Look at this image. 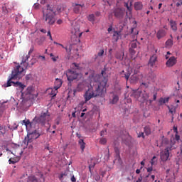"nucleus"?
I'll list each match as a JSON object with an SVG mask.
<instances>
[{
	"mask_svg": "<svg viewBox=\"0 0 182 182\" xmlns=\"http://www.w3.org/2000/svg\"><path fill=\"white\" fill-rule=\"evenodd\" d=\"M28 69V63H26V60H23V63L21 64H16L14 69L11 72V77H9L6 84H4V87H9L13 86L14 87H19L21 89V97L22 101L20 103V107L22 110H26L28 107H31V103H32L31 99H33V93H35V89L33 86H29L27 87L26 90L23 92V89L26 86L21 82H14L12 80H16V79H21L23 76H25V70Z\"/></svg>",
	"mask_w": 182,
	"mask_h": 182,
	"instance_id": "obj_1",
	"label": "nucleus"
},
{
	"mask_svg": "<svg viewBox=\"0 0 182 182\" xmlns=\"http://www.w3.org/2000/svg\"><path fill=\"white\" fill-rule=\"evenodd\" d=\"M109 79L106 75V70H102L101 75H95L90 77V85L86 81H82L77 85V89L74 90V95L76 92H82V90L88 87L85 92L84 97L85 102H89L90 99L97 97V96L103 97L106 95L107 87V82Z\"/></svg>",
	"mask_w": 182,
	"mask_h": 182,
	"instance_id": "obj_2",
	"label": "nucleus"
},
{
	"mask_svg": "<svg viewBox=\"0 0 182 182\" xmlns=\"http://www.w3.org/2000/svg\"><path fill=\"white\" fill-rule=\"evenodd\" d=\"M42 14L43 22H46L47 25H55V22H56V18H55V11L52 6L47 4L46 7L43 9Z\"/></svg>",
	"mask_w": 182,
	"mask_h": 182,
	"instance_id": "obj_3",
	"label": "nucleus"
},
{
	"mask_svg": "<svg viewBox=\"0 0 182 182\" xmlns=\"http://www.w3.org/2000/svg\"><path fill=\"white\" fill-rule=\"evenodd\" d=\"M80 70H82V68L79 66V64H76V63H72L70 65V69L66 71L68 81L73 82V80H76V79L82 77Z\"/></svg>",
	"mask_w": 182,
	"mask_h": 182,
	"instance_id": "obj_4",
	"label": "nucleus"
},
{
	"mask_svg": "<svg viewBox=\"0 0 182 182\" xmlns=\"http://www.w3.org/2000/svg\"><path fill=\"white\" fill-rule=\"evenodd\" d=\"M41 136V134L38 132L36 129L34 131L28 130L27 133V136H25L24 139L23 140V144H24L25 147H28L30 150H32L33 149V146L31 143L33 142V140H36V139H38V137Z\"/></svg>",
	"mask_w": 182,
	"mask_h": 182,
	"instance_id": "obj_5",
	"label": "nucleus"
},
{
	"mask_svg": "<svg viewBox=\"0 0 182 182\" xmlns=\"http://www.w3.org/2000/svg\"><path fill=\"white\" fill-rule=\"evenodd\" d=\"M150 96L146 91H141L140 90H133L131 94V97H134L138 102L144 103Z\"/></svg>",
	"mask_w": 182,
	"mask_h": 182,
	"instance_id": "obj_6",
	"label": "nucleus"
},
{
	"mask_svg": "<svg viewBox=\"0 0 182 182\" xmlns=\"http://www.w3.org/2000/svg\"><path fill=\"white\" fill-rule=\"evenodd\" d=\"M50 120V114H49V110L46 109L45 112H42L39 117H35L33 118V122L37 123H41V124H46L47 122Z\"/></svg>",
	"mask_w": 182,
	"mask_h": 182,
	"instance_id": "obj_7",
	"label": "nucleus"
},
{
	"mask_svg": "<svg viewBox=\"0 0 182 182\" xmlns=\"http://www.w3.org/2000/svg\"><path fill=\"white\" fill-rule=\"evenodd\" d=\"M174 149H176V146L170 145L167 146L164 151H162L160 154L161 161H167L170 157V151H171V150H174Z\"/></svg>",
	"mask_w": 182,
	"mask_h": 182,
	"instance_id": "obj_8",
	"label": "nucleus"
},
{
	"mask_svg": "<svg viewBox=\"0 0 182 182\" xmlns=\"http://www.w3.org/2000/svg\"><path fill=\"white\" fill-rule=\"evenodd\" d=\"M112 14L117 19H123L126 14V10L123 8H116L113 10Z\"/></svg>",
	"mask_w": 182,
	"mask_h": 182,
	"instance_id": "obj_9",
	"label": "nucleus"
},
{
	"mask_svg": "<svg viewBox=\"0 0 182 182\" xmlns=\"http://www.w3.org/2000/svg\"><path fill=\"white\" fill-rule=\"evenodd\" d=\"M72 35H74L75 38H80L82 33H80V27L79 26H74L71 30Z\"/></svg>",
	"mask_w": 182,
	"mask_h": 182,
	"instance_id": "obj_10",
	"label": "nucleus"
},
{
	"mask_svg": "<svg viewBox=\"0 0 182 182\" xmlns=\"http://www.w3.org/2000/svg\"><path fill=\"white\" fill-rule=\"evenodd\" d=\"M62 80L60 79L56 78L55 83H54V93H53L52 95H53V96H56L57 93H58V89H60V87L62 86Z\"/></svg>",
	"mask_w": 182,
	"mask_h": 182,
	"instance_id": "obj_11",
	"label": "nucleus"
},
{
	"mask_svg": "<svg viewBox=\"0 0 182 182\" xmlns=\"http://www.w3.org/2000/svg\"><path fill=\"white\" fill-rule=\"evenodd\" d=\"M156 63H157V55L154 54L152 56L150 57L148 65L151 68H156Z\"/></svg>",
	"mask_w": 182,
	"mask_h": 182,
	"instance_id": "obj_12",
	"label": "nucleus"
},
{
	"mask_svg": "<svg viewBox=\"0 0 182 182\" xmlns=\"http://www.w3.org/2000/svg\"><path fill=\"white\" fill-rule=\"evenodd\" d=\"M85 6V4H75L73 6V12L75 14H80V12H82V11H83V8Z\"/></svg>",
	"mask_w": 182,
	"mask_h": 182,
	"instance_id": "obj_13",
	"label": "nucleus"
},
{
	"mask_svg": "<svg viewBox=\"0 0 182 182\" xmlns=\"http://www.w3.org/2000/svg\"><path fill=\"white\" fill-rule=\"evenodd\" d=\"M176 63H177V58L174 56H172L167 60L166 66L171 68V66H174Z\"/></svg>",
	"mask_w": 182,
	"mask_h": 182,
	"instance_id": "obj_14",
	"label": "nucleus"
},
{
	"mask_svg": "<svg viewBox=\"0 0 182 182\" xmlns=\"http://www.w3.org/2000/svg\"><path fill=\"white\" fill-rule=\"evenodd\" d=\"M130 75H132V71L131 70H122L120 73V76L121 77H124L126 80H129V78L130 77Z\"/></svg>",
	"mask_w": 182,
	"mask_h": 182,
	"instance_id": "obj_15",
	"label": "nucleus"
},
{
	"mask_svg": "<svg viewBox=\"0 0 182 182\" xmlns=\"http://www.w3.org/2000/svg\"><path fill=\"white\" fill-rule=\"evenodd\" d=\"M33 52V46L31 47L30 50L28 51V54L26 55V56H23L21 63H23V60H26V63H27V68L29 66V63H28V60L29 58H31L30 53H32Z\"/></svg>",
	"mask_w": 182,
	"mask_h": 182,
	"instance_id": "obj_16",
	"label": "nucleus"
},
{
	"mask_svg": "<svg viewBox=\"0 0 182 182\" xmlns=\"http://www.w3.org/2000/svg\"><path fill=\"white\" fill-rule=\"evenodd\" d=\"M166 30L161 29L157 32L156 38L158 39H161V38H164V36H166Z\"/></svg>",
	"mask_w": 182,
	"mask_h": 182,
	"instance_id": "obj_17",
	"label": "nucleus"
},
{
	"mask_svg": "<svg viewBox=\"0 0 182 182\" xmlns=\"http://www.w3.org/2000/svg\"><path fill=\"white\" fill-rule=\"evenodd\" d=\"M168 107V110H169V113H171V114H172L171 117V122H173L174 120V114H176V107Z\"/></svg>",
	"mask_w": 182,
	"mask_h": 182,
	"instance_id": "obj_18",
	"label": "nucleus"
},
{
	"mask_svg": "<svg viewBox=\"0 0 182 182\" xmlns=\"http://www.w3.org/2000/svg\"><path fill=\"white\" fill-rule=\"evenodd\" d=\"M78 144L80 145L82 151H85V149L86 147V143H85V141H83L82 139H80L78 141Z\"/></svg>",
	"mask_w": 182,
	"mask_h": 182,
	"instance_id": "obj_19",
	"label": "nucleus"
},
{
	"mask_svg": "<svg viewBox=\"0 0 182 182\" xmlns=\"http://www.w3.org/2000/svg\"><path fill=\"white\" fill-rule=\"evenodd\" d=\"M36 123H38L36 121H33L31 122V121L29 119H27L25 122V126L26 127V129H28V127H31L32 126H33V124H36Z\"/></svg>",
	"mask_w": 182,
	"mask_h": 182,
	"instance_id": "obj_20",
	"label": "nucleus"
},
{
	"mask_svg": "<svg viewBox=\"0 0 182 182\" xmlns=\"http://www.w3.org/2000/svg\"><path fill=\"white\" fill-rule=\"evenodd\" d=\"M138 45H140V43L137 41V38H136L135 40H133L130 43L131 48L132 49H136Z\"/></svg>",
	"mask_w": 182,
	"mask_h": 182,
	"instance_id": "obj_21",
	"label": "nucleus"
},
{
	"mask_svg": "<svg viewBox=\"0 0 182 182\" xmlns=\"http://www.w3.org/2000/svg\"><path fill=\"white\" fill-rule=\"evenodd\" d=\"M134 9L136 11H141V9H143V4L141 2H136L134 4Z\"/></svg>",
	"mask_w": 182,
	"mask_h": 182,
	"instance_id": "obj_22",
	"label": "nucleus"
},
{
	"mask_svg": "<svg viewBox=\"0 0 182 182\" xmlns=\"http://www.w3.org/2000/svg\"><path fill=\"white\" fill-rule=\"evenodd\" d=\"M119 37H120V31L114 32L112 38L115 42H117L119 41Z\"/></svg>",
	"mask_w": 182,
	"mask_h": 182,
	"instance_id": "obj_23",
	"label": "nucleus"
},
{
	"mask_svg": "<svg viewBox=\"0 0 182 182\" xmlns=\"http://www.w3.org/2000/svg\"><path fill=\"white\" fill-rule=\"evenodd\" d=\"M144 132L146 136H149V134H151V129L150 128V126L144 127Z\"/></svg>",
	"mask_w": 182,
	"mask_h": 182,
	"instance_id": "obj_24",
	"label": "nucleus"
},
{
	"mask_svg": "<svg viewBox=\"0 0 182 182\" xmlns=\"http://www.w3.org/2000/svg\"><path fill=\"white\" fill-rule=\"evenodd\" d=\"M170 23L171 29L176 32V31H177V23H176V21L173 20H171Z\"/></svg>",
	"mask_w": 182,
	"mask_h": 182,
	"instance_id": "obj_25",
	"label": "nucleus"
},
{
	"mask_svg": "<svg viewBox=\"0 0 182 182\" xmlns=\"http://www.w3.org/2000/svg\"><path fill=\"white\" fill-rule=\"evenodd\" d=\"M28 181L30 182H39V181H41V179H38L35 176H31L28 177Z\"/></svg>",
	"mask_w": 182,
	"mask_h": 182,
	"instance_id": "obj_26",
	"label": "nucleus"
},
{
	"mask_svg": "<svg viewBox=\"0 0 182 182\" xmlns=\"http://www.w3.org/2000/svg\"><path fill=\"white\" fill-rule=\"evenodd\" d=\"M139 79V75L134 74L131 76V82L132 83H134V82H137Z\"/></svg>",
	"mask_w": 182,
	"mask_h": 182,
	"instance_id": "obj_27",
	"label": "nucleus"
},
{
	"mask_svg": "<svg viewBox=\"0 0 182 182\" xmlns=\"http://www.w3.org/2000/svg\"><path fill=\"white\" fill-rule=\"evenodd\" d=\"M168 100H170V97H166V98H160L159 100V103L160 105H164L165 103H167L168 102Z\"/></svg>",
	"mask_w": 182,
	"mask_h": 182,
	"instance_id": "obj_28",
	"label": "nucleus"
},
{
	"mask_svg": "<svg viewBox=\"0 0 182 182\" xmlns=\"http://www.w3.org/2000/svg\"><path fill=\"white\" fill-rule=\"evenodd\" d=\"M87 19L90 21V22H92V23H95V21L96 20L95 18V14H90L87 16Z\"/></svg>",
	"mask_w": 182,
	"mask_h": 182,
	"instance_id": "obj_29",
	"label": "nucleus"
},
{
	"mask_svg": "<svg viewBox=\"0 0 182 182\" xmlns=\"http://www.w3.org/2000/svg\"><path fill=\"white\" fill-rule=\"evenodd\" d=\"M166 48H171L173 46V40L168 39L166 42Z\"/></svg>",
	"mask_w": 182,
	"mask_h": 182,
	"instance_id": "obj_30",
	"label": "nucleus"
},
{
	"mask_svg": "<svg viewBox=\"0 0 182 182\" xmlns=\"http://www.w3.org/2000/svg\"><path fill=\"white\" fill-rule=\"evenodd\" d=\"M117 102H119V96H117V95H114L111 103H112V105H116V103H117Z\"/></svg>",
	"mask_w": 182,
	"mask_h": 182,
	"instance_id": "obj_31",
	"label": "nucleus"
},
{
	"mask_svg": "<svg viewBox=\"0 0 182 182\" xmlns=\"http://www.w3.org/2000/svg\"><path fill=\"white\" fill-rule=\"evenodd\" d=\"M134 31H136V29H135L134 28H132L131 33H132V35H133L134 39H136V36H137V35H139V31H135L136 33L134 34V33H133V32H134Z\"/></svg>",
	"mask_w": 182,
	"mask_h": 182,
	"instance_id": "obj_32",
	"label": "nucleus"
},
{
	"mask_svg": "<svg viewBox=\"0 0 182 182\" xmlns=\"http://www.w3.org/2000/svg\"><path fill=\"white\" fill-rule=\"evenodd\" d=\"M124 6H125V8H127V9L129 11L132 12V6H129V3H124Z\"/></svg>",
	"mask_w": 182,
	"mask_h": 182,
	"instance_id": "obj_33",
	"label": "nucleus"
},
{
	"mask_svg": "<svg viewBox=\"0 0 182 182\" xmlns=\"http://www.w3.org/2000/svg\"><path fill=\"white\" fill-rule=\"evenodd\" d=\"M36 176L39 177L38 180H41V178H43V181H45V178H43V173L42 172H38Z\"/></svg>",
	"mask_w": 182,
	"mask_h": 182,
	"instance_id": "obj_34",
	"label": "nucleus"
},
{
	"mask_svg": "<svg viewBox=\"0 0 182 182\" xmlns=\"http://www.w3.org/2000/svg\"><path fill=\"white\" fill-rule=\"evenodd\" d=\"M9 164H16V163H18V161H16L14 158H11L9 160Z\"/></svg>",
	"mask_w": 182,
	"mask_h": 182,
	"instance_id": "obj_35",
	"label": "nucleus"
},
{
	"mask_svg": "<svg viewBox=\"0 0 182 182\" xmlns=\"http://www.w3.org/2000/svg\"><path fill=\"white\" fill-rule=\"evenodd\" d=\"M100 143V144H106V143H107V139H106V138H101Z\"/></svg>",
	"mask_w": 182,
	"mask_h": 182,
	"instance_id": "obj_36",
	"label": "nucleus"
},
{
	"mask_svg": "<svg viewBox=\"0 0 182 182\" xmlns=\"http://www.w3.org/2000/svg\"><path fill=\"white\" fill-rule=\"evenodd\" d=\"M114 153L117 154V156H120V150H119V148H114Z\"/></svg>",
	"mask_w": 182,
	"mask_h": 182,
	"instance_id": "obj_37",
	"label": "nucleus"
},
{
	"mask_svg": "<svg viewBox=\"0 0 182 182\" xmlns=\"http://www.w3.org/2000/svg\"><path fill=\"white\" fill-rule=\"evenodd\" d=\"M36 43H37L38 45H42V43H43V38L37 39Z\"/></svg>",
	"mask_w": 182,
	"mask_h": 182,
	"instance_id": "obj_38",
	"label": "nucleus"
},
{
	"mask_svg": "<svg viewBox=\"0 0 182 182\" xmlns=\"http://www.w3.org/2000/svg\"><path fill=\"white\" fill-rule=\"evenodd\" d=\"M98 56L102 57V55H105V50L102 49L100 50V52L97 53Z\"/></svg>",
	"mask_w": 182,
	"mask_h": 182,
	"instance_id": "obj_39",
	"label": "nucleus"
},
{
	"mask_svg": "<svg viewBox=\"0 0 182 182\" xmlns=\"http://www.w3.org/2000/svg\"><path fill=\"white\" fill-rule=\"evenodd\" d=\"M129 53L131 54V55H136V50H134V49H133V48H129Z\"/></svg>",
	"mask_w": 182,
	"mask_h": 182,
	"instance_id": "obj_40",
	"label": "nucleus"
},
{
	"mask_svg": "<svg viewBox=\"0 0 182 182\" xmlns=\"http://www.w3.org/2000/svg\"><path fill=\"white\" fill-rule=\"evenodd\" d=\"M65 49L66 52H68L69 53L70 52H72V46H70L69 48L65 47Z\"/></svg>",
	"mask_w": 182,
	"mask_h": 182,
	"instance_id": "obj_41",
	"label": "nucleus"
},
{
	"mask_svg": "<svg viewBox=\"0 0 182 182\" xmlns=\"http://www.w3.org/2000/svg\"><path fill=\"white\" fill-rule=\"evenodd\" d=\"M139 138L142 137V139H144V132H139L137 136Z\"/></svg>",
	"mask_w": 182,
	"mask_h": 182,
	"instance_id": "obj_42",
	"label": "nucleus"
},
{
	"mask_svg": "<svg viewBox=\"0 0 182 182\" xmlns=\"http://www.w3.org/2000/svg\"><path fill=\"white\" fill-rule=\"evenodd\" d=\"M106 133H107V130H106V129L102 130L100 132V136H105V134H106Z\"/></svg>",
	"mask_w": 182,
	"mask_h": 182,
	"instance_id": "obj_43",
	"label": "nucleus"
},
{
	"mask_svg": "<svg viewBox=\"0 0 182 182\" xmlns=\"http://www.w3.org/2000/svg\"><path fill=\"white\" fill-rule=\"evenodd\" d=\"M49 90H50L51 92H50L51 96H53V97L56 96V95H53V93H55V88L54 89L50 88Z\"/></svg>",
	"mask_w": 182,
	"mask_h": 182,
	"instance_id": "obj_44",
	"label": "nucleus"
},
{
	"mask_svg": "<svg viewBox=\"0 0 182 182\" xmlns=\"http://www.w3.org/2000/svg\"><path fill=\"white\" fill-rule=\"evenodd\" d=\"M111 31H113V26H109V27L107 29L108 33H110Z\"/></svg>",
	"mask_w": 182,
	"mask_h": 182,
	"instance_id": "obj_45",
	"label": "nucleus"
},
{
	"mask_svg": "<svg viewBox=\"0 0 182 182\" xmlns=\"http://www.w3.org/2000/svg\"><path fill=\"white\" fill-rule=\"evenodd\" d=\"M175 139L176 140H177L178 141L180 140V136L176 133L175 135Z\"/></svg>",
	"mask_w": 182,
	"mask_h": 182,
	"instance_id": "obj_46",
	"label": "nucleus"
},
{
	"mask_svg": "<svg viewBox=\"0 0 182 182\" xmlns=\"http://www.w3.org/2000/svg\"><path fill=\"white\" fill-rule=\"evenodd\" d=\"M141 181H143V176H140L138 180L136 181V182H141Z\"/></svg>",
	"mask_w": 182,
	"mask_h": 182,
	"instance_id": "obj_47",
	"label": "nucleus"
},
{
	"mask_svg": "<svg viewBox=\"0 0 182 182\" xmlns=\"http://www.w3.org/2000/svg\"><path fill=\"white\" fill-rule=\"evenodd\" d=\"M57 23H58V25H62V23H63V21L59 19L57 21Z\"/></svg>",
	"mask_w": 182,
	"mask_h": 182,
	"instance_id": "obj_48",
	"label": "nucleus"
},
{
	"mask_svg": "<svg viewBox=\"0 0 182 182\" xmlns=\"http://www.w3.org/2000/svg\"><path fill=\"white\" fill-rule=\"evenodd\" d=\"M174 133H176V134H178V132H177V127H173V129Z\"/></svg>",
	"mask_w": 182,
	"mask_h": 182,
	"instance_id": "obj_49",
	"label": "nucleus"
},
{
	"mask_svg": "<svg viewBox=\"0 0 182 182\" xmlns=\"http://www.w3.org/2000/svg\"><path fill=\"white\" fill-rule=\"evenodd\" d=\"M116 58H117V59H122V54H117L116 55Z\"/></svg>",
	"mask_w": 182,
	"mask_h": 182,
	"instance_id": "obj_50",
	"label": "nucleus"
},
{
	"mask_svg": "<svg viewBox=\"0 0 182 182\" xmlns=\"http://www.w3.org/2000/svg\"><path fill=\"white\" fill-rule=\"evenodd\" d=\"M95 166H96V164H90V166H89V168H90V170L92 168H93V167H95Z\"/></svg>",
	"mask_w": 182,
	"mask_h": 182,
	"instance_id": "obj_51",
	"label": "nucleus"
},
{
	"mask_svg": "<svg viewBox=\"0 0 182 182\" xmlns=\"http://www.w3.org/2000/svg\"><path fill=\"white\" fill-rule=\"evenodd\" d=\"M18 125H15V127H13L10 128V129H11V130H16V129H18Z\"/></svg>",
	"mask_w": 182,
	"mask_h": 182,
	"instance_id": "obj_52",
	"label": "nucleus"
},
{
	"mask_svg": "<svg viewBox=\"0 0 182 182\" xmlns=\"http://www.w3.org/2000/svg\"><path fill=\"white\" fill-rule=\"evenodd\" d=\"M59 57H52V60H53V62H56V60H58V58Z\"/></svg>",
	"mask_w": 182,
	"mask_h": 182,
	"instance_id": "obj_53",
	"label": "nucleus"
},
{
	"mask_svg": "<svg viewBox=\"0 0 182 182\" xmlns=\"http://www.w3.org/2000/svg\"><path fill=\"white\" fill-rule=\"evenodd\" d=\"M71 181L72 182H76V178H75L74 176L71 178Z\"/></svg>",
	"mask_w": 182,
	"mask_h": 182,
	"instance_id": "obj_54",
	"label": "nucleus"
},
{
	"mask_svg": "<svg viewBox=\"0 0 182 182\" xmlns=\"http://www.w3.org/2000/svg\"><path fill=\"white\" fill-rule=\"evenodd\" d=\"M34 8H35V9H38V8H39V4H35Z\"/></svg>",
	"mask_w": 182,
	"mask_h": 182,
	"instance_id": "obj_55",
	"label": "nucleus"
},
{
	"mask_svg": "<svg viewBox=\"0 0 182 182\" xmlns=\"http://www.w3.org/2000/svg\"><path fill=\"white\" fill-rule=\"evenodd\" d=\"M153 99L154 100H156V99H157V93L154 94Z\"/></svg>",
	"mask_w": 182,
	"mask_h": 182,
	"instance_id": "obj_56",
	"label": "nucleus"
},
{
	"mask_svg": "<svg viewBox=\"0 0 182 182\" xmlns=\"http://www.w3.org/2000/svg\"><path fill=\"white\" fill-rule=\"evenodd\" d=\"M40 32H42V33H46V30L43 29V28H41L40 30Z\"/></svg>",
	"mask_w": 182,
	"mask_h": 182,
	"instance_id": "obj_57",
	"label": "nucleus"
},
{
	"mask_svg": "<svg viewBox=\"0 0 182 182\" xmlns=\"http://www.w3.org/2000/svg\"><path fill=\"white\" fill-rule=\"evenodd\" d=\"M139 73V70H134V75H138Z\"/></svg>",
	"mask_w": 182,
	"mask_h": 182,
	"instance_id": "obj_58",
	"label": "nucleus"
},
{
	"mask_svg": "<svg viewBox=\"0 0 182 182\" xmlns=\"http://www.w3.org/2000/svg\"><path fill=\"white\" fill-rule=\"evenodd\" d=\"M177 85H178V88H176V90H180V82H177Z\"/></svg>",
	"mask_w": 182,
	"mask_h": 182,
	"instance_id": "obj_59",
	"label": "nucleus"
},
{
	"mask_svg": "<svg viewBox=\"0 0 182 182\" xmlns=\"http://www.w3.org/2000/svg\"><path fill=\"white\" fill-rule=\"evenodd\" d=\"M100 176H99L98 175H97L96 176H95V180H96V181H97V180H100Z\"/></svg>",
	"mask_w": 182,
	"mask_h": 182,
	"instance_id": "obj_60",
	"label": "nucleus"
},
{
	"mask_svg": "<svg viewBox=\"0 0 182 182\" xmlns=\"http://www.w3.org/2000/svg\"><path fill=\"white\" fill-rule=\"evenodd\" d=\"M151 178L153 181H154V178H156V176L154 175H151Z\"/></svg>",
	"mask_w": 182,
	"mask_h": 182,
	"instance_id": "obj_61",
	"label": "nucleus"
},
{
	"mask_svg": "<svg viewBox=\"0 0 182 182\" xmlns=\"http://www.w3.org/2000/svg\"><path fill=\"white\" fill-rule=\"evenodd\" d=\"M95 15L97 16H100V12H99V11L95 12Z\"/></svg>",
	"mask_w": 182,
	"mask_h": 182,
	"instance_id": "obj_62",
	"label": "nucleus"
},
{
	"mask_svg": "<svg viewBox=\"0 0 182 182\" xmlns=\"http://www.w3.org/2000/svg\"><path fill=\"white\" fill-rule=\"evenodd\" d=\"M142 85L144 86H145L146 87H147V86H149V84L146 83V82H142Z\"/></svg>",
	"mask_w": 182,
	"mask_h": 182,
	"instance_id": "obj_63",
	"label": "nucleus"
},
{
	"mask_svg": "<svg viewBox=\"0 0 182 182\" xmlns=\"http://www.w3.org/2000/svg\"><path fill=\"white\" fill-rule=\"evenodd\" d=\"M136 174H140V169H136Z\"/></svg>",
	"mask_w": 182,
	"mask_h": 182,
	"instance_id": "obj_64",
	"label": "nucleus"
}]
</instances>
